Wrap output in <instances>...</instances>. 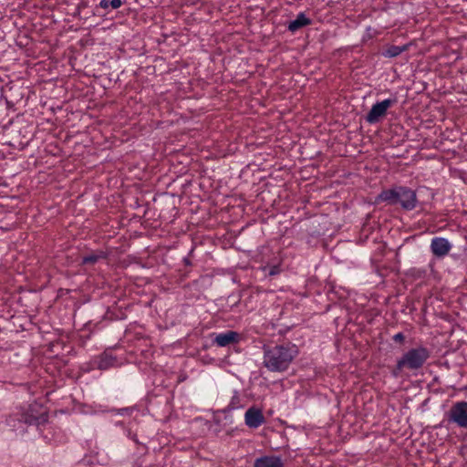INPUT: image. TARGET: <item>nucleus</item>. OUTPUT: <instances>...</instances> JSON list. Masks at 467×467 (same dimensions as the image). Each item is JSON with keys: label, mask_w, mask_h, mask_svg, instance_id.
<instances>
[{"label": "nucleus", "mask_w": 467, "mask_h": 467, "mask_svg": "<svg viewBox=\"0 0 467 467\" xmlns=\"http://www.w3.org/2000/svg\"><path fill=\"white\" fill-rule=\"evenodd\" d=\"M297 354V347L292 343L264 348L263 363L269 371L283 372L289 368Z\"/></svg>", "instance_id": "obj_1"}, {"label": "nucleus", "mask_w": 467, "mask_h": 467, "mask_svg": "<svg viewBox=\"0 0 467 467\" xmlns=\"http://www.w3.org/2000/svg\"><path fill=\"white\" fill-rule=\"evenodd\" d=\"M431 350L423 345H419L406 350L396 361L391 370L394 378L401 377L405 371L416 375L431 358Z\"/></svg>", "instance_id": "obj_2"}, {"label": "nucleus", "mask_w": 467, "mask_h": 467, "mask_svg": "<svg viewBox=\"0 0 467 467\" xmlns=\"http://www.w3.org/2000/svg\"><path fill=\"white\" fill-rule=\"evenodd\" d=\"M377 200L391 205L400 204L407 211L415 209L418 202L416 192L405 186H396L383 190L378 195Z\"/></svg>", "instance_id": "obj_3"}, {"label": "nucleus", "mask_w": 467, "mask_h": 467, "mask_svg": "<svg viewBox=\"0 0 467 467\" xmlns=\"http://www.w3.org/2000/svg\"><path fill=\"white\" fill-rule=\"evenodd\" d=\"M443 421L467 429V401H457L445 413Z\"/></svg>", "instance_id": "obj_4"}, {"label": "nucleus", "mask_w": 467, "mask_h": 467, "mask_svg": "<svg viewBox=\"0 0 467 467\" xmlns=\"http://www.w3.org/2000/svg\"><path fill=\"white\" fill-rule=\"evenodd\" d=\"M6 423L12 428H19L20 423L35 425L38 423V418L32 413L30 408H21L16 413L6 419Z\"/></svg>", "instance_id": "obj_5"}, {"label": "nucleus", "mask_w": 467, "mask_h": 467, "mask_svg": "<svg viewBox=\"0 0 467 467\" xmlns=\"http://www.w3.org/2000/svg\"><path fill=\"white\" fill-rule=\"evenodd\" d=\"M396 103V99H387L374 104L367 114L366 120L368 123L379 122L386 114L388 109Z\"/></svg>", "instance_id": "obj_6"}, {"label": "nucleus", "mask_w": 467, "mask_h": 467, "mask_svg": "<svg viewBox=\"0 0 467 467\" xmlns=\"http://www.w3.org/2000/svg\"><path fill=\"white\" fill-rule=\"evenodd\" d=\"M265 419L262 410L253 406L245 411L244 422L249 428L257 429L263 423H265Z\"/></svg>", "instance_id": "obj_7"}, {"label": "nucleus", "mask_w": 467, "mask_h": 467, "mask_svg": "<svg viewBox=\"0 0 467 467\" xmlns=\"http://www.w3.org/2000/svg\"><path fill=\"white\" fill-rule=\"evenodd\" d=\"M451 245L446 238L434 237L431 243V253L437 257H443L449 254Z\"/></svg>", "instance_id": "obj_8"}, {"label": "nucleus", "mask_w": 467, "mask_h": 467, "mask_svg": "<svg viewBox=\"0 0 467 467\" xmlns=\"http://www.w3.org/2000/svg\"><path fill=\"white\" fill-rule=\"evenodd\" d=\"M239 340L240 335L237 332L228 330L223 333L215 334L214 339L213 341L218 347H226L232 344L238 343Z\"/></svg>", "instance_id": "obj_9"}, {"label": "nucleus", "mask_w": 467, "mask_h": 467, "mask_svg": "<svg viewBox=\"0 0 467 467\" xmlns=\"http://www.w3.org/2000/svg\"><path fill=\"white\" fill-rule=\"evenodd\" d=\"M254 467H284V463L278 456H263L254 461Z\"/></svg>", "instance_id": "obj_10"}, {"label": "nucleus", "mask_w": 467, "mask_h": 467, "mask_svg": "<svg viewBox=\"0 0 467 467\" xmlns=\"http://www.w3.org/2000/svg\"><path fill=\"white\" fill-rule=\"evenodd\" d=\"M117 362L116 358L110 354L103 353L98 358L97 367L100 370H107Z\"/></svg>", "instance_id": "obj_11"}, {"label": "nucleus", "mask_w": 467, "mask_h": 467, "mask_svg": "<svg viewBox=\"0 0 467 467\" xmlns=\"http://www.w3.org/2000/svg\"><path fill=\"white\" fill-rule=\"evenodd\" d=\"M310 24L311 20L308 17H306V16L304 13H299L296 18L289 23L288 29L291 32H296L299 28L308 26Z\"/></svg>", "instance_id": "obj_12"}, {"label": "nucleus", "mask_w": 467, "mask_h": 467, "mask_svg": "<svg viewBox=\"0 0 467 467\" xmlns=\"http://www.w3.org/2000/svg\"><path fill=\"white\" fill-rule=\"evenodd\" d=\"M243 407L240 395L237 391H234L229 404L227 405V410H234Z\"/></svg>", "instance_id": "obj_13"}, {"label": "nucleus", "mask_w": 467, "mask_h": 467, "mask_svg": "<svg viewBox=\"0 0 467 467\" xmlns=\"http://www.w3.org/2000/svg\"><path fill=\"white\" fill-rule=\"evenodd\" d=\"M105 257H106V254L103 252H99V254H88L82 258V265H94L100 258H105Z\"/></svg>", "instance_id": "obj_14"}, {"label": "nucleus", "mask_w": 467, "mask_h": 467, "mask_svg": "<svg viewBox=\"0 0 467 467\" xmlns=\"http://www.w3.org/2000/svg\"><path fill=\"white\" fill-rule=\"evenodd\" d=\"M260 269L264 272L267 271L268 270V275L269 276H275V275H279L281 272H282V269H281V266L280 265H264V266H261Z\"/></svg>", "instance_id": "obj_15"}, {"label": "nucleus", "mask_w": 467, "mask_h": 467, "mask_svg": "<svg viewBox=\"0 0 467 467\" xmlns=\"http://www.w3.org/2000/svg\"><path fill=\"white\" fill-rule=\"evenodd\" d=\"M392 340L397 343H403L405 340V336L402 332H399L392 337Z\"/></svg>", "instance_id": "obj_16"}, {"label": "nucleus", "mask_w": 467, "mask_h": 467, "mask_svg": "<svg viewBox=\"0 0 467 467\" xmlns=\"http://www.w3.org/2000/svg\"><path fill=\"white\" fill-rule=\"evenodd\" d=\"M121 5H122V1L121 0H110V6H111V8L118 9Z\"/></svg>", "instance_id": "obj_17"}, {"label": "nucleus", "mask_w": 467, "mask_h": 467, "mask_svg": "<svg viewBox=\"0 0 467 467\" xmlns=\"http://www.w3.org/2000/svg\"><path fill=\"white\" fill-rule=\"evenodd\" d=\"M99 5L103 9H107L109 6H110V1L109 0H101L99 3Z\"/></svg>", "instance_id": "obj_18"}, {"label": "nucleus", "mask_w": 467, "mask_h": 467, "mask_svg": "<svg viewBox=\"0 0 467 467\" xmlns=\"http://www.w3.org/2000/svg\"><path fill=\"white\" fill-rule=\"evenodd\" d=\"M401 52V49L399 47H394L392 51H389V55L390 57H395L399 55Z\"/></svg>", "instance_id": "obj_19"}, {"label": "nucleus", "mask_w": 467, "mask_h": 467, "mask_svg": "<svg viewBox=\"0 0 467 467\" xmlns=\"http://www.w3.org/2000/svg\"><path fill=\"white\" fill-rule=\"evenodd\" d=\"M186 265H190V261L188 259H184Z\"/></svg>", "instance_id": "obj_20"}]
</instances>
